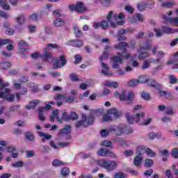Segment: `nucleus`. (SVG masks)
Segmentation results:
<instances>
[{"label": "nucleus", "mask_w": 178, "mask_h": 178, "mask_svg": "<svg viewBox=\"0 0 178 178\" xmlns=\"http://www.w3.org/2000/svg\"><path fill=\"white\" fill-rule=\"evenodd\" d=\"M134 97V93L133 92H129L127 94L126 90H122V93L120 95V101H133V97Z\"/></svg>", "instance_id": "nucleus-11"}, {"label": "nucleus", "mask_w": 178, "mask_h": 178, "mask_svg": "<svg viewBox=\"0 0 178 178\" xmlns=\"http://www.w3.org/2000/svg\"><path fill=\"white\" fill-rule=\"evenodd\" d=\"M113 60V69H119L120 63H122V58L120 56H114L112 58Z\"/></svg>", "instance_id": "nucleus-16"}, {"label": "nucleus", "mask_w": 178, "mask_h": 178, "mask_svg": "<svg viewBox=\"0 0 178 178\" xmlns=\"http://www.w3.org/2000/svg\"><path fill=\"white\" fill-rule=\"evenodd\" d=\"M126 34V29H121L118 31L117 37H118V41H125L127 38L124 35Z\"/></svg>", "instance_id": "nucleus-21"}, {"label": "nucleus", "mask_w": 178, "mask_h": 178, "mask_svg": "<svg viewBox=\"0 0 178 178\" xmlns=\"http://www.w3.org/2000/svg\"><path fill=\"white\" fill-rule=\"evenodd\" d=\"M165 175L168 178H173V174H172V171L170 170H167Z\"/></svg>", "instance_id": "nucleus-64"}, {"label": "nucleus", "mask_w": 178, "mask_h": 178, "mask_svg": "<svg viewBox=\"0 0 178 178\" xmlns=\"http://www.w3.org/2000/svg\"><path fill=\"white\" fill-rule=\"evenodd\" d=\"M65 65H66V57L65 55H61L54 64L53 67L54 69H60V67H63Z\"/></svg>", "instance_id": "nucleus-10"}, {"label": "nucleus", "mask_w": 178, "mask_h": 178, "mask_svg": "<svg viewBox=\"0 0 178 178\" xmlns=\"http://www.w3.org/2000/svg\"><path fill=\"white\" fill-rule=\"evenodd\" d=\"M171 156L172 158L177 159L178 158V149H172L171 152Z\"/></svg>", "instance_id": "nucleus-59"}, {"label": "nucleus", "mask_w": 178, "mask_h": 178, "mask_svg": "<svg viewBox=\"0 0 178 178\" xmlns=\"http://www.w3.org/2000/svg\"><path fill=\"white\" fill-rule=\"evenodd\" d=\"M70 120H77L79 115L75 112H71L70 115Z\"/></svg>", "instance_id": "nucleus-55"}, {"label": "nucleus", "mask_w": 178, "mask_h": 178, "mask_svg": "<svg viewBox=\"0 0 178 178\" xmlns=\"http://www.w3.org/2000/svg\"><path fill=\"white\" fill-rule=\"evenodd\" d=\"M159 58H157L156 60L154 58H150L149 60H145L142 67L143 69H148L149 67V65L154 62V63H159Z\"/></svg>", "instance_id": "nucleus-18"}, {"label": "nucleus", "mask_w": 178, "mask_h": 178, "mask_svg": "<svg viewBox=\"0 0 178 178\" xmlns=\"http://www.w3.org/2000/svg\"><path fill=\"white\" fill-rule=\"evenodd\" d=\"M91 165H94V163H97L100 166V168H103L104 169H106V170H108V172H112L113 170H115L116 168L118 167V161H108V160H97L95 161V159H92V161L90 162Z\"/></svg>", "instance_id": "nucleus-4"}, {"label": "nucleus", "mask_w": 178, "mask_h": 178, "mask_svg": "<svg viewBox=\"0 0 178 178\" xmlns=\"http://www.w3.org/2000/svg\"><path fill=\"white\" fill-rule=\"evenodd\" d=\"M74 34H75L76 38H80L81 37H83V33H82L81 31H80L79 27L74 26Z\"/></svg>", "instance_id": "nucleus-38"}, {"label": "nucleus", "mask_w": 178, "mask_h": 178, "mask_svg": "<svg viewBox=\"0 0 178 178\" xmlns=\"http://www.w3.org/2000/svg\"><path fill=\"white\" fill-rule=\"evenodd\" d=\"M16 22L18 26H24V23H26V18L24 15H19L16 18Z\"/></svg>", "instance_id": "nucleus-25"}, {"label": "nucleus", "mask_w": 178, "mask_h": 178, "mask_svg": "<svg viewBox=\"0 0 178 178\" xmlns=\"http://www.w3.org/2000/svg\"><path fill=\"white\" fill-rule=\"evenodd\" d=\"M110 130L111 133H114L115 136H123V134H131L134 131L133 128L126 124L111 125Z\"/></svg>", "instance_id": "nucleus-1"}, {"label": "nucleus", "mask_w": 178, "mask_h": 178, "mask_svg": "<svg viewBox=\"0 0 178 178\" xmlns=\"http://www.w3.org/2000/svg\"><path fill=\"white\" fill-rule=\"evenodd\" d=\"M148 137L150 140H154V138H161V133H154V132H150L148 134Z\"/></svg>", "instance_id": "nucleus-31"}, {"label": "nucleus", "mask_w": 178, "mask_h": 178, "mask_svg": "<svg viewBox=\"0 0 178 178\" xmlns=\"http://www.w3.org/2000/svg\"><path fill=\"white\" fill-rule=\"evenodd\" d=\"M44 111H45V107H44V106L40 107L38 109L39 119L42 122H44V120H45V117L44 116V115H42V113L44 112Z\"/></svg>", "instance_id": "nucleus-28"}, {"label": "nucleus", "mask_w": 178, "mask_h": 178, "mask_svg": "<svg viewBox=\"0 0 178 178\" xmlns=\"http://www.w3.org/2000/svg\"><path fill=\"white\" fill-rule=\"evenodd\" d=\"M97 155L99 156H111L112 158H116V155L113 154L111 150L106 149V148H102L100 149L97 152Z\"/></svg>", "instance_id": "nucleus-12"}, {"label": "nucleus", "mask_w": 178, "mask_h": 178, "mask_svg": "<svg viewBox=\"0 0 178 178\" xmlns=\"http://www.w3.org/2000/svg\"><path fill=\"white\" fill-rule=\"evenodd\" d=\"M163 32L166 33V34H173L176 33V30L172 29V28L168 27V26H164L163 27Z\"/></svg>", "instance_id": "nucleus-34"}, {"label": "nucleus", "mask_w": 178, "mask_h": 178, "mask_svg": "<svg viewBox=\"0 0 178 178\" xmlns=\"http://www.w3.org/2000/svg\"><path fill=\"white\" fill-rule=\"evenodd\" d=\"M139 83H140L141 84H144L145 83L148 82L149 78L147 75H141L139 77V79H138Z\"/></svg>", "instance_id": "nucleus-36"}, {"label": "nucleus", "mask_w": 178, "mask_h": 178, "mask_svg": "<svg viewBox=\"0 0 178 178\" xmlns=\"http://www.w3.org/2000/svg\"><path fill=\"white\" fill-rule=\"evenodd\" d=\"M114 178H126V175L123 172H118L115 175Z\"/></svg>", "instance_id": "nucleus-62"}, {"label": "nucleus", "mask_w": 178, "mask_h": 178, "mask_svg": "<svg viewBox=\"0 0 178 178\" xmlns=\"http://www.w3.org/2000/svg\"><path fill=\"white\" fill-rule=\"evenodd\" d=\"M10 66H12V64H10V63H0V69H2L3 70H8V69H9Z\"/></svg>", "instance_id": "nucleus-39"}, {"label": "nucleus", "mask_w": 178, "mask_h": 178, "mask_svg": "<svg viewBox=\"0 0 178 178\" xmlns=\"http://www.w3.org/2000/svg\"><path fill=\"white\" fill-rule=\"evenodd\" d=\"M102 147H111L112 146V142L109 140H104L102 143Z\"/></svg>", "instance_id": "nucleus-58"}, {"label": "nucleus", "mask_w": 178, "mask_h": 178, "mask_svg": "<svg viewBox=\"0 0 178 178\" xmlns=\"http://www.w3.org/2000/svg\"><path fill=\"white\" fill-rule=\"evenodd\" d=\"M94 116L90 115L87 117V115L82 114V120L80 121H78L75 126L76 127H88V126H91L94 123Z\"/></svg>", "instance_id": "nucleus-5"}, {"label": "nucleus", "mask_w": 178, "mask_h": 178, "mask_svg": "<svg viewBox=\"0 0 178 178\" xmlns=\"http://www.w3.org/2000/svg\"><path fill=\"white\" fill-rule=\"evenodd\" d=\"M141 162H143V157L137 156L134 158V163L135 166H140V165H141Z\"/></svg>", "instance_id": "nucleus-35"}, {"label": "nucleus", "mask_w": 178, "mask_h": 178, "mask_svg": "<svg viewBox=\"0 0 178 178\" xmlns=\"http://www.w3.org/2000/svg\"><path fill=\"white\" fill-rule=\"evenodd\" d=\"M134 152L132 149H129V150H125L124 152V155H125V156H131V155H133Z\"/></svg>", "instance_id": "nucleus-61"}, {"label": "nucleus", "mask_w": 178, "mask_h": 178, "mask_svg": "<svg viewBox=\"0 0 178 178\" xmlns=\"http://www.w3.org/2000/svg\"><path fill=\"white\" fill-rule=\"evenodd\" d=\"M159 94L161 95V97H164L167 99H172L173 98L170 93L165 90H159Z\"/></svg>", "instance_id": "nucleus-23"}, {"label": "nucleus", "mask_w": 178, "mask_h": 178, "mask_svg": "<svg viewBox=\"0 0 178 178\" xmlns=\"http://www.w3.org/2000/svg\"><path fill=\"white\" fill-rule=\"evenodd\" d=\"M38 134L40 136V137H43L44 140H51L52 138V136L45 132L38 131Z\"/></svg>", "instance_id": "nucleus-30"}, {"label": "nucleus", "mask_w": 178, "mask_h": 178, "mask_svg": "<svg viewBox=\"0 0 178 178\" xmlns=\"http://www.w3.org/2000/svg\"><path fill=\"white\" fill-rule=\"evenodd\" d=\"M53 166H60L61 165H65L66 163L62 162L58 159H54L52 162Z\"/></svg>", "instance_id": "nucleus-43"}, {"label": "nucleus", "mask_w": 178, "mask_h": 178, "mask_svg": "<svg viewBox=\"0 0 178 178\" xmlns=\"http://www.w3.org/2000/svg\"><path fill=\"white\" fill-rule=\"evenodd\" d=\"M54 48L58 49L59 46L58 45H49L44 50V54H40L39 52H35L31 55L33 59H38V58H42L43 62H48L49 59L54 60V56H52L51 49Z\"/></svg>", "instance_id": "nucleus-3"}, {"label": "nucleus", "mask_w": 178, "mask_h": 178, "mask_svg": "<svg viewBox=\"0 0 178 178\" xmlns=\"http://www.w3.org/2000/svg\"><path fill=\"white\" fill-rule=\"evenodd\" d=\"M145 154H147L149 156H155V153L152 149L149 148H146V151L145 152Z\"/></svg>", "instance_id": "nucleus-54"}, {"label": "nucleus", "mask_w": 178, "mask_h": 178, "mask_svg": "<svg viewBox=\"0 0 178 178\" xmlns=\"http://www.w3.org/2000/svg\"><path fill=\"white\" fill-rule=\"evenodd\" d=\"M145 6H147V3L141 2V3L138 4V9L140 12H143V10H144V9H145Z\"/></svg>", "instance_id": "nucleus-47"}, {"label": "nucleus", "mask_w": 178, "mask_h": 178, "mask_svg": "<svg viewBox=\"0 0 178 178\" xmlns=\"http://www.w3.org/2000/svg\"><path fill=\"white\" fill-rule=\"evenodd\" d=\"M111 133H112V131H111V127H109L107 129L102 130L100 134L102 137H106V136H108Z\"/></svg>", "instance_id": "nucleus-37"}, {"label": "nucleus", "mask_w": 178, "mask_h": 178, "mask_svg": "<svg viewBox=\"0 0 178 178\" xmlns=\"http://www.w3.org/2000/svg\"><path fill=\"white\" fill-rule=\"evenodd\" d=\"M108 114H105L103 115L102 122H112L113 120V118H112V116L109 115H113L115 119H118V118H120L122 116V113L120 111H118L116 108H110L107 111Z\"/></svg>", "instance_id": "nucleus-6"}, {"label": "nucleus", "mask_w": 178, "mask_h": 178, "mask_svg": "<svg viewBox=\"0 0 178 178\" xmlns=\"http://www.w3.org/2000/svg\"><path fill=\"white\" fill-rule=\"evenodd\" d=\"M54 25L55 26V27H62L63 26H65V19H56L54 22Z\"/></svg>", "instance_id": "nucleus-22"}, {"label": "nucleus", "mask_w": 178, "mask_h": 178, "mask_svg": "<svg viewBox=\"0 0 178 178\" xmlns=\"http://www.w3.org/2000/svg\"><path fill=\"white\" fill-rule=\"evenodd\" d=\"M25 137L28 140V141H34L35 140V138H34V134L30 132H26L25 134Z\"/></svg>", "instance_id": "nucleus-41"}, {"label": "nucleus", "mask_w": 178, "mask_h": 178, "mask_svg": "<svg viewBox=\"0 0 178 178\" xmlns=\"http://www.w3.org/2000/svg\"><path fill=\"white\" fill-rule=\"evenodd\" d=\"M147 148H145V146L140 145L138 146L136 149V154L138 155V156H141V155H143V154H145Z\"/></svg>", "instance_id": "nucleus-24"}, {"label": "nucleus", "mask_w": 178, "mask_h": 178, "mask_svg": "<svg viewBox=\"0 0 178 178\" xmlns=\"http://www.w3.org/2000/svg\"><path fill=\"white\" fill-rule=\"evenodd\" d=\"M41 101L38 99H35L29 102V105H26L25 106L26 109H28V111H30V109H33V108H35L38 104H40Z\"/></svg>", "instance_id": "nucleus-19"}, {"label": "nucleus", "mask_w": 178, "mask_h": 178, "mask_svg": "<svg viewBox=\"0 0 178 178\" xmlns=\"http://www.w3.org/2000/svg\"><path fill=\"white\" fill-rule=\"evenodd\" d=\"M0 6H1L2 9L4 10H10V6L8 4L6 0H0Z\"/></svg>", "instance_id": "nucleus-26"}, {"label": "nucleus", "mask_w": 178, "mask_h": 178, "mask_svg": "<svg viewBox=\"0 0 178 178\" xmlns=\"http://www.w3.org/2000/svg\"><path fill=\"white\" fill-rule=\"evenodd\" d=\"M23 165H24L23 161H19L17 163L11 164V166H13V168H22L23 167Z\"/></svg>", "instance_id": "nucleus-52"}, {"label": "nucleus", "mask_w": 178, "mask_h": 178, "mask_svg": "<svg viewBox=\"0 0 178 178\" xmlns=\"http://www.w3.org/2000/svg\"><path fill=\"white\" fill-rule=\"evenodd\" d=\"M108 57H109V52H108V51H105L103 53V55L99 58V61L101 62V65L103 69L108 70V65L105 64V63H104V60H106Z\"/></svg>", "instance_id": "nucleus-14"}, {"label": "nucleus", "mask_w": 178, "mask_h": 178, "mask_svg": "<svg viewBox=\"0 0 178 178\" xmlns=\"http://www.w3.org/2000/svg\"><path fill=\"white\" fill-rule=\"evenodd\" d=\"M72 133V126L70 124H67L65 127L58 131V136L62 137V136H67V134H70Z\"/></svg>", "instance_id": "nucleus-13"}, {"label": "nucleus", "mask_w": 178, "mask_h": 178, "mask_svg": "<svg viewBox=\"0 0 178 178\" xmlns=\"http://www.w3.org/2000/svg\"><path fill=\"white\" fill-rule=\"evenodd\" d=\"M107 20L111 23V27H116V26H123L124 24V20H121L118 22V15L113 13V11H110L107 15Z\"/></svg>", "instance_id": "nucleus-7"}, {"label": "nucleus", "mask_w": 178, "mask_h": 178, "mask_svg": "<svg viewBox=\"0 0 178 178\" xmlns=\"http://www.w3.org/2000/svg\"><path fill=\"white\" fill-rule=\"evenodd\" d=\"M104 86L110 87V88H118L119 87V83L117 81H106L104 82Z\"/></svg>", "instance_id": "nucleus-20"}, {"label": "nucleus", "mask_w": 178, "mask_h": 178, "mask_svg": "<svg viewBox=\"0 0 178 178\" xmlns=\"http://www.w3.org/2000/svg\"><path fill=\"white\" fill-rule=\"evenodd\" d=\"M19 109H20V105L19 104L15 106H12L11 107H10V112H15V111L19 112Z\"/></svg>", "instance_id": "nucleus-51"}, {"label": "nucleus", "mask_w": 178, "mask_h": 178, "mask_svg": "<svg viewBox=\"0 0 178 178\" xmlns=\"http://www.w3.org/2000/svg\"><path fill=\"white\" fill-rule=\"evenodd\" d=\"M173 12L172 11H170L169 13L168 14V15H163V20H165V22H167L168 24H173L174 26H178V17H170L169 16H172Z\"/></svg>", "instance_id": "nucleus-9"}, {"label": "nucleus", "mask_w": 178, "mask_h": 178, "mask_svg": "<svg viewBox=\"0 0 178 178\" xmlns=\"http://www.w3.org/2000/svg\"><path fill=\"white\" fill-rule=\"evenodd\" d=\"M144 116H145L144 113H136L135 118L127 115V120L129 124H133V123H139L140 120H141Z\"/></svg>", "instance_id": "nucleus-8"}, {"label": "nucleus", "mask_w": 178, "mask_h": 178, "mask_svg": "<svg viewBox=\"0 0 178 178\" xmlns=\"http://www.w3.org/2000/svg\"><path fill=\"white\" fill-rule=\"evenodd\" d=\"M20 53L26 54V51H29V45H20L19 46Z\"/></svg>", "instance_id": "nucleus-49"}, {"label": "nucleus", "mask_w": 178, "mask_h": 178, "mask_svg": "<svg viewBox=\"0 0 178 178\" xmlns=\"http://www.w3.org/2000/svg\"><path fill=\"white\" fill-rule=\"evenodd\" d=\"M147 83L148 86H150V87H153L154 88H159V83H156V81L154 80L148 79Z\"/></svg>", "instance_id": "nucleus-29"}, {"label": "nucleus", "mask_w": 178, "mask_h": 178, "mask_svg": "<svg viewBox=\"0 0 178 178\" xmlns=\"http://www.w3.org/2000/svg\"><path fill=\"white\" fill-rule=\"evenodd\" d=\"M154 165V161L152 159H146L145 161V166L146 168H151Z\"/></svg>", "instance_id": "nucleus-46"}, {"label": "nucleus", "mask_w": 178, "mask_h": 178, "mask_svg": "<svg viewBox=\"0 0 178 178\" xmlns=\"http://www.w3.org/2000/svg\"><path fill=\"white\" fill-rule=\"evenodd\" d=\"M15 151H16V147L15 146L7 147V152H15Z\"/></svg>", "instance_id": "nucleus-63"}, {"label": "nucleus", "mask_w": 178, "mask_h": 178, "mask_svg": "<svg viewBox=\"0 0 178 178\" xmlns=\"http://www.w3.org/2000/svg\"><path fill=\"white\" fill-rule=\"evenodd\" d=\"M6 87H9V83H3V80L0 79V98L13 102L15 101V95L10 94V89Z\"/></svg>", "instance_id": "nucleus-2"}, {"label": "nucleus", "mask_w": 178, "mask_h": 178, "mask_svg": "<svg viewBox=\"0 0 178 178\" xmlns=\"http://www.w3.org/2000/svg\"><path fill=\"white\" fill-rule=\"evenodd\" d=\"M100 27H102L103 30H106V29H108V22L102 20L100 23Z\"/></svg>", "instance_id": "nucleus-57"}, {"label": "nucleus", "mask_w": 178, "mask_h": 178, "mask_svg": "<svg viewBox=\"0 0 178 178\" xmlns=\"http://www.w3.org/2000/svg\"><path fill=\"white\" fill-rule=\"evenodd\" d=\"M70 172V170H69V168L65 167L61 170V175L62 176H67Z\"/></svg>", "instance_id": "nucleus-53"}, {"label": "nucleus", "mask_w": 178, "mask_h": 178, "mask_svg": "<svg viewBox=\"0 0 178 178\" xmlns=\"http://www.w3.org/2000/svg\"><path fill=\"white\" fill-rule=\"evenodd\" d=\"M154 32L156 33V37H162L163 35V29L159 30L154 29Z\"/></svg>", "instance_id": "nucleus-56"}, {"label": "nucleus", "mask_w": 178, "mask_h": 178, "mask_svg": "<svg viewBox=\"0 0 178 178\" xmlns=\"http://www.w3.org/2000/svg\"><path fill=\"white\" fill-rule=\"evenodd\" d=\"M139 83L140 81H138V79H133L129 80L130 87H136V86H138Z\"/></svg>", "instance_id": "nucleus-42"}, {"label": "nucleus", "mask_w": 178, "mask_h": 178, "mask_svg": "<svg viewBox=\"0 0 178 178\" xmlns=\"http://www.w3.org/2000/svg\"><path fill=\"white\" fill-rule=\"evenodd\" d=\"M28 87L31 88L33 92H37L38 91V86L33 82L28 83Z\"/></svg>", "instance_id": "nucleus-33"}, {"label": "nucleus", "mask_w": 178, "mask_h": 178, "mask_svg": "<svg viewBox=\"0 0 178 178\" xmlns=\"http://www.w3.org/2000/svg\"><path fill=\"white\" fill-rule=\"evenodd\" d=\"M52 115L54 116H55L56 119L57 120V121L59 122V123H62V119H60V118H59V111L58 109H56V110H54L53 111V113H52Z\"/></svg>", "instance_id": "nucleus-40"}, {"label": "nucleus", "mask_w": 178, "mask_h": 178, "mask_svg": "<svg viewBox=\"0 0 178 178\" xmlns=\"http://www.w3.org/2000/svg\"><path fill=\"white\" fill-rule=\"evenodd\" d=\"M13 44H15L13 40L0 39V45H13Z\"/></svg>", "instance_id": "nucleus-27"}, {"label": "nucleus", "mask_w": 178, "mask_h": 178, "mask_svg": "<svg viewBox=\"0 0 178 178\" xmlns=\"http://www.w3.org/2000/svg\"><path fill=\"white\" fill-rule=\"evenodd\" d=\"M174 6L175 3L173 2L165 1L162 3L163 8H173Z\"/></svg>", "instance_id": "nucleus-44"}, {"label": "nucleus", "mask_w": 178, "mask_h": 178, "mask_svg": "<svg viewBox=\"0 0 178 178\" xmlns=\"http://www.w3.org/2000/svg\"><path fill=\"white\" fill-rule=\"evenodd\" d=\"M61 123L63 120H65V122H69L70 120V115L67 114V112L66 111H64L63 112L62 116H61Z\"/></svg>", "instance_id": "nucleus-32"}, {"label": "nucleus", "mask_w": 178, "mask_h": 178, "mask_svg": "<svg viewBox=\"0 0 178 178\" xmlns=\"http://www.w3.org/2000/svg\"><path fill=\"white\" fill-rule=\"evenodd\" d=\"M28 29H29L30 33H34V31H35V30H37V26L35 25L30 24L28 26Z\"/></svg>", "instance_id": "nucleus-60"}, {"label": "nucleus", "mask_w": 178, "mask_h": 178, "mask_svg": "<svg viewBox=\"0 0 178 178\" xmlns=\"http://www.w3.org/2000/svg\"><path fill=\"white\" fill-rule=\"evenodd\" d=\"M143 51H147V47L144 48L142 47L138 50V52L140 53L138 56L139 60H144L145 58H148V56H149V53L143 52Z\"/></svg>", "instance_id": "nucleus-15"}, {"label": "nucleus", "mask_w": 178, "mask_h": 178, "mask_svg": "<svg viewBox=\"0 0 178 178\" xmlns=\"http://www.w3.org/2000/svg\"><path fill=\"white\" fill-rule=\"evenodd\" d=\"M86 10H88V8L84 6L83 2L80 1L76 3V12H77V13H83V12H86Z\"/></svg>", "instance_id": "nucleus-17"}, {"label": "nucleus", "mask_w": 178, "mask_h": 178, "mask_svg": "<svg viewBox=\"0 0 178 178\" xmlns=\"http://www.w3.org/2000/svg\"><path fill=\"white\" fill-rule=\"evenodd\" d=\"M125 45H118L115 46V49H119L120 51H122V54H124V52L127 51V49H126Z\"/></svg>", "instance_id": "nucleus-45"}, {"label": "nucleus", "mask_w": 178, "mask_h": 178, "mask_svg": "<svg viewBox=\"0 0 178 178\" xmlns=\"http://www.w3.org/2000/svg\"><path fill=\"white\" fill-rule=\"evenodd\" d=\"M168 80L170 84H176V83H177V78H176L175 75L170 76Z\"/></svg>", "instance_id": "nucleus-48"}, {"label": "nucleus", "mask_w": 178, "mask_h": 178, "mask_svg": "<svg viewBox=\"0 0 178 178\" xmlns=\"http://www.w3.org/2000/svg\"><path fill=\"white\" fill-rule=\"evenodd\" d=\"M74 63L76 65L79 64V63H81V60H83V58L81 57V56L77 54L74 56Z\"/></svg>", "instance_id": "nucleus-50"}]
</instances>
